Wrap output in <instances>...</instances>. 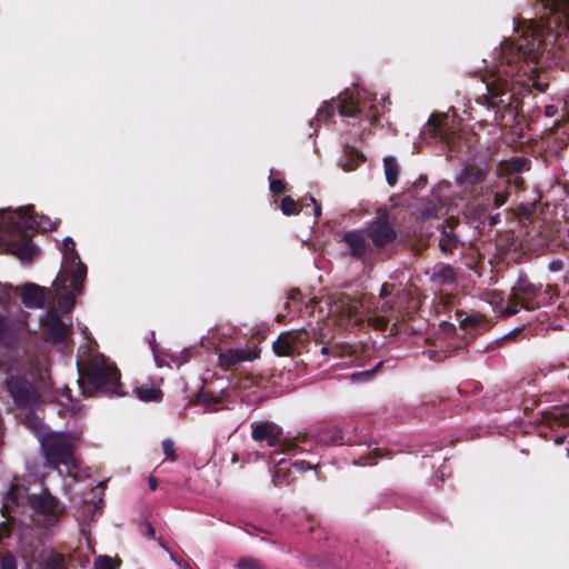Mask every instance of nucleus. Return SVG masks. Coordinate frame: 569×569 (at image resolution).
<instances>
[{
	"mask_svg": "<svg viewBox=\"0 0 569 569\" xmlns=\"http://www.w3.org/2000/svg\"><path fill=\"white\" fill-rule=\"evenodd\" d=\"M543 47L538 29L526 31L516 41L505 40L501 43L499 64L483 79L486 93L476 98V103L487 112L480 121L499 127H511L515 123L519 99L513 91L512 78L533 72Z\"/></svg>",
	"mask_w": 569,
	"mask_h": 569,
	"instance_id": "f257e3e1",
	"label": "nucleus"
},
{
	"mask_svg": "<svg viewBox=\"0 0 569 569\" xmlns=\"http://www.w3.org/2000/svg\"><path fill=\"white\" fill-rule=\"evenodd\" d=\"M370 299L366 296L356 298L342 293L332 301L330 311L347 330H360L367 325L376 330L387 331L392 319L393 303L386 300L380 308L371 310Z\"/></svg>",
	"mask_w": 569,
	"mask_h": 569,
	"instance_id": "f03ea898",
	"label": "nucleus"
},
{
	"mask_svg": "<svg viewBox=\"0 0 569 569\" xmlns=\"http://www.w3.org/2000/svg\"><path fill=\"white\" fill-rule=\"evenodd\" d=\"M43 216L38 217L33 206L20 207L14 211L2 213L0 217L1 239L6 252L11 253L23 262H31L37 248L31 242L29 231L47 230L42 224Z\"/></svg>",
	"mask_w": 569,
	"mask_h": 569,
	"instance_id": "7ed1b4c3",
	"label": "nucleus"
},
{
	"mask_svg": "<svg viewBox=\"0 0 569 569\" xmlns=\"http://www.w3.org/2000/svg\"><path fill=\"white\" fill-rule=\"evenodd\" d=\"M79 388L86 397L101 396H124L121 373L119 369L110 363L103 356L92 358L87 365L78 366Z\"/></svg>",
	"mask_w": 569,
	"mask_h": 569,
	"instance_id": "20e7f679",
	"label": "nucleus"
},
{
	"mask_svg": "<svg viewBox=\"0 0 569 569\" xmlns=\"http://www.w3.org/2000/svg\"><path fill=\"white\" fill-rule=\"evenodd\" d=\"M557 296V291L552 286L535 283L526 274H520L511 288L503 313L510 317L516 315L520 308L537 310L551 303Z\"/></svg>",
	"mask_w": 569,
	"mask_h": 569,
	"instance_id": "39448f33",
	"label": "nucleus"
},
{
	"mask_svg": "<svg viewBox=\"0 0 569 569\" xmlns=\"http://www.w3.org/2000/svg\"><path fill=\"white\" fill-rule=\"evenodd\" d=\"M336 110L342 117H365L369 120L371 126H378L380 113L378 107L371 104L368 109L360 102L358 96L349 94L345 92L338 97V103L332 99L326 101L316 114V120L319 122H327L335 116Z\"/></svg>",
	"mask_w": 569,
	"mask_h": 569,
	"instance_id": "423d86ee",
	"label": "nucleus"
},
{
	"mask_svg": "<svg viewBox=\"0 0 569 569\" xmlns=\"http://www.w3.org/2000/svg\"><path fill=\"white\" fill-rule=\"evenodd\" d=\"M41 449L46 458V466L58 469L61 465L73 463V443L63 432H48L41 440Z\"/></svg>",
	"mask_w": 569,
	"mask_h": 569,
	"instance_id": "0eeeda50",
	"label": "nucleus"
},
{
	"mask_svg": "<svg viewBox=\"0 0 569 569\" xmlns=\"http://www.w3.org/2000/svg\"><path fill=\"white\" fill-rule=\"evenodd\" d=\"M348 428H340L337 426L325 427L318 429L315 433H300L296 436L298 448L302 451L310 450L313 445L323 446H353L358 442L356 433H351Z\"/></svg>",
	"mask_w": 569,
	"mask_h": 569,
	"instance_id": "6e6552de",
	"label": "nucleus"
},
{
	"mask_svg": "<svg viewBox=\"0 0 569 569\" xmlns=\"http://www.w3.org/2000/svg\"><path fill=\"white\" fill-rule=\"evenodd\" d=\"M508 198L509 192L506 189H500L499 184L488 186L483 192H477L472 196L467 209L473 219L485 222L487 214L503 206Z\"/></svg>",
	"mask_w": 569,
	"mask_h": 569,
	"instance_id": "1a4fd4ad",
	"label": "nucleus"
},
{
	"mask_svg": "<svg viewBox=\"0 0 569 569\" xmlns=\"http://www.w3.org/2000/svg\"><path fill=\"white\" fill-rule=\"evenodd\" d=\"M4 387L19 408L30 409L41 402V393L34 382L22 375L9 376Z\"/></svg>",
	"mask_w": 569,
	"mask_h": 569,
	"instance_id": "9d476101",
	"label": "nucleus"
},
{
	"mask_svg": "<svg viewBox=\"0 0 569 569\" xmlns=\"http://www.w3.org/2000/svg\"><path fill=\"white\" fill-rule=\"evenodd\" d=\"M63 248V269L57 276L58 282L62 288H66V282L72 278V282L77 288L87 278V266L80 260L79 253L76 250V242L72 238L66 237L62 241Z\"/></svg>",
	"mask_w": 569,
	"mask_h": 569,
	"instance_id": "9b49d317",
	"label": "nucleus"
},
{
	"mask_svg": "<svg viewBox=\"0 0 569 569\" xmlns=\"http://www.w3.org/2000/svg\"><path fill=\"white\" fill-rule=\"evenodd\" d=\"M366 232L372 251H387L398 239V231L386 212L371 220Z\"/></svg>",
	"mask_w": 569,
	"mask_h": 569,
	"instance_id": "f8f14e48",
	"label": "nucleus"
},
{
	"mask_svg": "<svg viewBox=\"0 0 569 569\" xmlns=\"http://www.w3.org/2000/svg\"><path fill=\"white\" fill-rule=\"evenodd\" d=\"M31 507L37 517L36 523L44 529L56 526L64 515V507L48 489L31 500Z\"/></svg>",
	"mask_w": 569,
	"mask_h": 569,
	"instance_id": "ddd939ff",
	"label": "nucleus"
},
{
	"mask_svg": "<svg viewBox=\"0 0 569 569\" xmlns=\"http://www.w3.org/2000/svg\"><path fill=\"white\" fill-rule=\"evenodd\" d=\"M316 335L315 329L311 331L306 329L284 331L272 343V350L279 357L300 355L307 349L310 339L315 338Z\"/></svg>",
	"mask_w": 569,
	"mask_h": 569,
	"instance_id": "4468645a",
	"label": "nucleus"
},
{
	"mask_svg": "<svg viewBox=\"0 0 569 569\" xmlns=\"http://www.w3.org/2000/svg\"><path fill=\"white\" fill-rule=\"evenodd\" d=\"M251 437L254 441H266L269 447H281L282 452H290L298 448L296 437L292 440H282V430L270 421L254 422L251 426Z\"/></svg>",
	"mask_w": 569,
	"mask_h": 569,
	"instance_id": "2eb2a0df",
	"label": "nucleus"
},
{
	"mask_svg": "<svg viewBox=\"0 0 569 569\" xmlns=\"http://www.w3.org/2000/svg\"><path fill=\"white\" fill-rule=\"evenodd\" d=\"M488 169L479 166H466L457 176L456 183L470 193L483 192L482 183L487 180Z\"/></svg>",
	"mask_w": 569,
	"mask_h": 569,
	"instance_id": "dca6fc26",
	"label": "nucleus"
},
{
	"mask_svg": "<svg viewBox=\"0 0 569 569\" xmlns=\"http://www.w3.org/2000/svg\"><path fill=\"white\" fill-rule=\"evenodd\" d=\"M459 224L460 220L458 218L449 217L438 226L437 229L440 231L438 247L443 254H452L462 244L456 231Z\"/></svg>",
	"mask_w": 569,
	"mask_h": 569,
	"instance_id": "f3484780",
	"label": "nucleus"
},
{
	"mask_svg": "<svg viewBox=\"0 0 569 569\" xmlns=\"http://www.w3.org/2000/svg\"><path fill=\"white\" fill-rule=\"evenodd\" d=\"M24 325L0 313V346L14 349L24 336Z\"/></svg>",
	"mask_w": 569,
	"mask_h": 569,
	"instance_id": "a211bd4d",
	"label": "nucleus"
},
{
	"mask_svg": "<svg viewBox=\"0 0 569 569\" xmlns=\"http://www.w3.org/2000/svg\"><path fill=\"white\" fill-rule=\"evenodd\" d=\"M342 241L349 249V253L351 258L357 260H363L371 252V246L367 238V232H362L360 230H351L347 231L342 236Z\"/></svg>",
	"mask_w": 569,
	"mask_h": 569,
	"instance_id": "6ab92c4d",
	"label": "nucleus"
},
{
	"mask_svg": "<svg viewBox=\"0 0 569 569\" xmlns=\"http://www.w3.org/2000/svg\"><path fill=\"white\" fill-rule=\"evenodd\" d=\"M28 489L20 485H12L3 498L1 513L8 520H14L17 509L29 501Z\"/></svg>",
	"mask_w": 569,
	"mask_h": 569,
	"instance_id": "aec40b11",
	"label": "nucleus"
},
{
	"mask_svg": "<svg viewBox=\"0 0 569 569\" xmlns=\"http://www.w3.org/2000/svg\"><path fill=\"white\" fill-rule=\"evenodd\" d=\"M53 286L56 287V291L61 293L59 299V308L62 313H69L74 307V299L78 295L82 293L83 282L79 284V288L74 286L72 282V278H69V281L66 282V288H62L58 282V277L56 278Z\"/></svg>",
	"mask_w": 569,
	"mask_h": 569,
	"instance_id": "412c9836",
	"label": "nucleus"
},
{
	"mask_svg": "<svg viewBox=\"0 0 569 569\" xmlns=\"http://www.w3.org/2000/svg\"><path fill=\"white\" fill-rule=\"evenodd\" d=\"M20 297L28 308L41 309L44 306L47 289L39 284L28 282L20 289Z\"/></svg>",
	"mask_w": 569,
	"mask_h": 569,
	"instance_id": "4be33fe9",
	"label": "nucleus"
},
{
	"mask_svg": "<svg viewBox=\"0 0 569 569\" xmlns=\"http://www.w3.org/2000/svg\"><path fill=\"white\" fill-rule=\"evenodd\" d=\"M447 119L445 114H432L427 122V128L431 138L449 143L452 130L448 126Z\"/></svg>",
	"mask_w": 569,
	"mask_h": 569,
	"instance_id": "5701e85b",
	"label": "nucleus"
},
{
	"mask_svg": "<svg viewBox=\"0 0 569 569\" xmlns=\"http://www.w3.org/2000/svg\"><path fill=\"white\" fill-rule=\"evenodd\" d=\"M68 332L69 330L61 318L56 312H50L44 330L47 340L53 343H61L66 340Z\"/></svg>",
	"mask_w": 569,
	"mask_h": 569,
	"instance_id": "b1692460",
	"label": "nucleus"
},
{
	"mask_svg": "<svg viewBox=\"0 0 569 569\" xmlns=\"http://www.w3.org/2000/svg\"><path fill=\"white\" fill-rule=\"evenodd\" d=\"M541 2L555 17V21L569 31V0H541Z\"/></svg>",
	"mask_w": 569,
	"mask_h": 569,
	"instance_id": "393cba45",
	"label": "nucleus"
},
{
	"mask_svg": "<svg viewBox=\"0 0 569 569\" xmlns=\"http://www.w3.org/2000/svg\"><path fill=\"white\" fill-rule=\"evenodd\" d=\"M541 423L553 430L559 427H569V406L553 408L552 411L541 413Z\"/></svg>",
	"mask_w": 569,
	"mask_h": 569,
	"instance_id": "a878e982",
	"label": "nucleus"
},
{
	"mask_svg": "<svg viewBox=\"0 0 569 569\" xmlns=\"http://www.w3.org/2000/svg\"><path fill=\"white\" fill-rule=\"evenodd\" d=\"M251 360H253V357L249 351L243 349H227L219 355V365L224 370H230L243 361Z\"/></svg>",
	"mask_w": 569,
	"mask_h": 569,
	"instance_id": "bb28decb",
	"label": "nucleus"
},
{
	"mask_svg": "<svg viewBox=\"0 0 569 569\" xmlns=\"http://www.w3.org/2000/svg\"><path fill=\"white\" fill-rule=\"evenodd\" d=\"M306 566L318 569H348V561L346 558L331 555L326 558H310L306 561Z\"/></svg>",
	"mask_w": 569,
	"mask_h": 569,
	"instance_id": "cd10ccee",
	"label": "nucleus"
},
{
	"mask_svg": "<svg viewBox=\"0 0 569 569\" xmlns=\"http://www.w3.org/2000/svg\"><path fill=\"white\" fill-rule=\"evenodd\" d=\"M431 281L439 286H450L457 281V272L450 264L437 263L432 269Z\"/></svg>",
	"mask_w": 569,
	"mask_h": 569,
	"instance_id": "c85d7f7f",
	"label": "nucleus"
},
{
	"mask_svg": "<svg viewBox=\"0 0 569 569\" xmlns=\"http://www.w3.org/2000/svg\"><path fill=\"white\" fill-rule=\"evenodd\" d=\"M501 169L506 174H519L530 169V160L525 157H516L501 162Z\"/></svg>",
	"mask_w": 569,
	"mask_h": 569,
	"instance_id": "c756f323",
	"label": "nucleus"
},
{
	"mask_svg": "<svg viewBox=\"0 0 569 569\" xmlns=\"http://www.w3.org/2000/svg\"><path fill=\"white\" fill-rule=\"evenodd\" d=\"M137 397L144 402L160 401L163 392L153 386L143 385L134 389Z\"/></svg>",
	"mask_w": 569,
	"mask_h": 569,
	"instance_id": "7c9ffc66",
	"label": "nucleus"
},
{
	"mask_svg": "<svg viewBox=\"0 0 569 569\" xmlns=\"http://www.w3.org/2000/svg\"><path fill=\"white\" fill-rule=\"evenodd\" d=\"M383 167L386 179L389 186L393 187L398 181L399 164L393 157H386L383 159Z\"/></svg>",
	"mask_w": 569,
	"mask_h": 569,
	"instance_id": "2f4dec72",
	"label": "nucleus"
},
{
	"mask_svg": "<svg viewBox=\"0 0 569 569\" xmlns=\"http://www.w3.org/2000/svg\"><path fill=\"white\" fill-rule=\"evenodd\" d=\"M44 569H68L64 555L51 551L43 561Z\"/></svg>",
	"mask_w": 569,
	"mask_h": 569,
	"instance_id": "473e14b6",
	"label": "nucleus"
},
{
	"mask_svg": "<svg viewBox=\"0 0 569 569\" xmlns=\"http://www.w3.org/2000/svg\"><path fill=\"white\" fill-rule=\"evenodd\" d=\"M346 156L349 158L348 163L343 164L345 170H355L360 162L365 160V157L362 153H360L356 148L346 146L345 147Z\"/></svg>",
	"mask_w": 569,
	"mask_h": 569,
	"instance_id": "72a5a7b5",
	"label": "nucleus"
},
{
	"mask_svg": "<svg viewBox=\"0 0 569 569\" xmlns=\"http://www.w3.org/2000/svg\"><path fill=\"white\" fill-rule=\"evenodd\" d=\"M500 186V189H506L509 193L511 188H515L516 190H523L525 189V179L520 174H506V180L502 182V186Z\"/></svg>",
	"mask_w": 569,
	"mask_h": 569,
	"instance_id": "f704fd0d",
	"label": "nucleus"
},
{
	"mask_svg": "<svg viewBox=\"0 0 569 569\" xmlns=\"http://www.w3.org/2000/svg\"><path fill=\"white\" fill-rule=\"evenodd\" d=\"M280 209L284 216H292L298 213V203L292 197L284 196L281 200Z\"/></svg>",
	"mask_w": 569,
	"mask_h": 569,
	"instance_id": "c9c22d12",
	"label": "nucleus"
},
{
	"mask_svg": "<svg viewBox=\"0 0 569 569\" xmlns=\"http://www.w3.org/2000/svg\"><path fill=\"white\" fill-rule=\"evenodd\" d=\"M196 402L201 405L219 403L220 398L208 390L201 389L196 396Z\"/></svg>",
	"mask_w": 569,
	"mask_h": 569,
	"instance_id": "e433bc0d",
	"label": "nucleus"
},
{
	"mask_svg": "<svg viewBox=\"0 0 569 569\" xmlns=\"http://www.w3.org/2000/svg\"><path fill=\"white\" fill-rule=\"evenodd\" d=\"M238 569H266L263 565L253 558H242L237 562Z\"/></svg>",
	"mask_w": 569,
	"mask_h": 569,
	"instance_id": "4c0bfd02",
	"label": "nucleus"
},
{
	"mask_svg": "<svg viewBox=\"0 0 569 569\" xmlns=\"http://www.w3.org/2000/svg\"><path fill=\"white\" fill-rule=\"evenodd\" d=\"M0 569H17V560L12 552L6 551L0 557Z\"/></svg>",
	"mask_w": 569,
	"mask_h": 569,
	"instance_id": "58836bf2",
	"label": "nucleus"
},
{
	"mask_svg": "<svg viewBox=\"0 0 569 569\" xmlns=\"http://www.w3.org/2000/svg\"><path fill=\"white\" fill-rule=\"evenodd\" d=\"M162 449H163V453L168 460H171V461L177 460L178 457L176 455L174 442L171 439H166L162 441Z\"/></svg>",
	"mask_w": 569,
	"mask_h": 569,
	"instance_id": "ea45409f",
	"label": "nucleus"
},
{
	"mask_svg": "<svg viewBox=\"0 0 569 569\" xmlns=\"http://www.w3.org/2000/svg\"><path fill=\"white\" fill-rule=\"evenodd\" d=\"M269 189L273 194L284 193L287 191V183L280 179H270Z\"/></svg>",
	"mask_w": 569,
	"mask_h": 569,
	"instance_id": "a19ab883",
	"label": "nucleus"
},
{
	"mask_svg": "<svg viewBox=\"0 0 569 569\" xmlns=\"http://www.w3.org/2000/svg\"><path fill=\"white\" fill-rule=\"evenodd\" d=\"M523 329L522 328H515L513 330L509 331L508 333H506L505 336H502L501 338H498L495 342H493V346L496 347H499L501 346L503 342L506 341H509V340H513L516 339L520 333H522Z\"/></svg>",
	"mask_w": 569,
	"mask_h": 569,
	"instance_id": "79ce46f5",
	"label": "nucleus"
},
{
	"mask_svg": "<svg viewBox=\"0 0 569 569\" xmlns=\"http://www.w3.org/2000/svg\"><path fill=\"white\" fill-rule=\"evenodd\" d=\"M94 567L96 569H116L112 559L108 556L98 557Z\"/></svg>",
	"mask_w": 569,
	"mask_h": 569,
	"instance_id": "37998d69",
	"label": "nucleus"
},
{
	"mask_svg": "<svg viewBox=\"0 0 569 569\" xmlns=\"http://www.w3.org/2000/svg\"><path fill=\"white\" fill-rule=\"evenodd\" d=\"M481 318L479 316H469L460 321L462 329L476 328L480 325Z\"/></svg>",
	"mask_w": 569,
	"mask_h": 569,
	"instance_id": "c03bdc74",
	"label": "nucleus"
},
{
	"mask_svg": "<svg viewBox=\"0 0 569 569\" xmlns=\"http://www.w3.org/2000/svg\"><path fill=\"white\" fill-rule=\"evenodd\" d=\"M102 510V499L100 498L98 502H87L84 501V510L83 512L91 513L93 516L94 511H99V513Z\"/></svg>",
	"mask_w": 569,
	"mask_h": 569,
	"instance_id": "a18cd8bd",
	"label": "nucleus"
},
{
	"mask_svg": "<svg viewBox=\"0 0 569 569\" xmlns=\"http://www.w3.org/2000/svg\"><path fill=\"white\" fill-rule=\"evenodd\" d=\"M140 530L148 538H150V539H154L156 538V530H154V528H153V526H152V523L150 521H148V520L143 521L140 525Z\"/></svg>",
	"mask_w": 569,
	"mask_h": 569,
	"instance_id": "49530a36",
	"label": "nucleus"
},
{
	"mask_svg": "<svg viewBox=\"0 0 569 569\" xmlns=\"http://www.w3.org/2000/svg\"><path fill=\"white\" fill-rule=\"evenodd\" d=\"M300 298H301V292L298 289H292L289 292L288 301L286 302L284 308L287 310H290L291 303L298 302L300 300Z\"/></svg>",
	"mask_w": 569,
	"mask_h": 569,
	"instance_id": "de8ad7c7",
	"label": "nucleus"
},
{
	"mask_svg": "<svg viewBox=\"0 0 569 569\" xmlns=\"http://www.w3.org/2000/svg\"><path fill=\"white\" fill-rule=\"evenodd\" d=\"M393 290H395L393 283L385 282L380 288L379 297L381 299H386L393 292Z\"/></svg>",
	"mask_w": 569,
	"mask_h": 569,
	"instance_id": "09e8293b",
	"label": "nucleus"
},
{
	"mask_svg": "<svg viewBox=\"0 0 569 569\" xmlns=\"http://www.w3.org/2000/svg\"><path fill=\"white\" fill-rule=\"evenodd\" d=\"M273 483L274 486H282L283 483H287L286 473L283 472L282 468H278L274 472Z\"/></svg>",
	"mask_w": 569,
	"mask_h": 569,
	"instance_id": "8fccbe9b",
	"label": "nucleus"
},
{
	"mask_svg": "<svg viewBox=\"0 0 569 569\" xmlns=\"http://www.w3.org/2000/svg\"><path fill=\"white\" fill-rule=\"evenodd\" d=\"M26 423L30 427H32L33 429H37L38 426L41 425L39 418L33 413V412H29L26 415Z\"/></svg>",
	"mask_w": 569,
	"mask_h": 569,
	"instance_id": "3c124183",
	"label": "nucleus"
},
{
	"mask_svg": "<svg viewBox=\"0 0 569 569\" xmlns=\"http://www.w3.org/2000/svg\"><path fill=\"white\" fill-rule=\"evenodd\" d=\"M548 269L551 271V272H558V271H561L563 269V261L560 260V259H556V260H552L549 262L548 264Z\"/></svg>",
	"mask_w": 569,
	"mask_h": 569,
	"instance_id": "603ef678",
	"label": "nucleus"
},
{
	"mask_svg": "<svg viewBox=\"0 0 569 569\" xmlns=\"http://www.w3.org/2000/svg\"><path fill=\"white\" fill-rule=\"evenodd\" d=\"M309 201L310 203L312 204V213L315 216L316 219L320 218L321 216V206L319 204V202L313 198V197H309Z\"/></svg>",
	"mask_w": 569,
	"mask_h": 569,
	"instance_id": "864d4df0",
	"label": "nucleus"
},
{
	"mask_svg": "<svg viewBox=\"0 0 569 569\" xmlns=\"http://www.w3.org/2000/svg\"><path fill=\"white\" fill-rule=\"evenodd\" d=\"M487 220H489V226L493 227L500 221V214H492L491 212H489V214H487Z\"/></svg>",
	"mask_w": 569,
	"mask_h": 569,
	"instance_id": "5fc2aeb1",
	"label": "nucleus"
},
{
	"mask_svg": "<svg viewBox=\"0 0 569 569\" xmlns=\"http://www.w3.org/2000/svg\"><path fill=\"white\" fill-rule=\"evenodd\" d=\"M376 371V369H372V370H368V371H361V372H356L351 376V378L355 380L361 376H367V377H370L373 372Z\"/></svg>",
	"mask_w": 569,
	"mask_h": 569,
	"instance_id": "6e6d98bb",
	"label": "nucleus"
},
{
	"mask_svg": "<svg viewBox=\"0 0 569 569\" xmlns=\"http://www.w3.org/2000/svg\"><path fill=\"white\" fill-rule=\"evenodd\" d=\"M296 467H299L301 470L311 469V465L309 462H306L303 460L297 461L293 463Z\"/></svg>",
	"mask_w": 569,
	"mask_h": 569,
	"instance_id": "4d7b16f0",
	"label": "nucleus"
},
{
	"mask_svg": "<svg viewBox=\"0 0 569 569\" xmlns=\"http://www.w3.org/2000/svg\"><path fill=\"white\" fill-rule=\"evenodd\" d=\"M148 486L151 490H156L158 488V480L154 477H149Z\"/></svg>",
	"mask_w": 569,
	"mask_h": 569,
	"instance_id": "13d9d810",
	"label": "nucleus"
},
{
	"mask_svg": "<svg viewBox=\"0 0 569 569\" xmlns=\"http://www.w3.org/2000/svg\"><path fill=\"white\" fill-rule=\"evenodd\" d=\"M300 207L301 209L312 207V204L309 201V197H305L300 200Z\"/></svg>",
	"mask_w": 569,
	"mask_h": 569,
	"instance_id": "bf43d9fd",
	"label": "nucleus"
},
{
	"mask_svg": "<svg viewBox=\"0 0 569 569\" xmlns=\"http://www.w3.org/2000/svg\"><path fill=\"white\" fill-rule=\"evenodd\" d=\"M565 439H566V436H558L555 438V443L556 445H561L565 442Z\"/></svg>",
	"mask_w": 569,
	"mask_h": 569,
	"instance_id": "052dcab7",
	"label": "nucleus"
},
{
	"mask_svg": "<svg viewBox=\"0 0 569 569\" xmlns=\"http://www.w3.org/2000/svg\"><path fill=\"white\" fill-rule=\"evenodd\" d=\"M284 319H286V316H284V315H282V313H279V315H277V317H276V321H277V322H279V323L284 322Z\"/></svg>",
	"mask_w": 569,
	"mask_h": 569,
	"instance_id": "680f3d73",
	"label": "nucleus"
},
{
	"mask_svg": "<svg viewBox=\"0 0 569 569\" xmlns=\"http://www.w3.org/2000/svg\"><path fill=\"white\" fill-rule=\"evenodd\" d=\"M3 428L0 426V448L3 446Z\"/></svg>",
	"mask_w": 569,
	"mask_h": 569,
	"instance_id": "e2e57ef3",
	"label": "nucleus"
},
{
	"mask_svg": "<svg viewBox=\"0 0 569 569\" xmlns=\"http://www.w3.org/2000/svg\"><path fill=\"white\" fill-rule=\"evenodd\" d=\"M103 488H104V482H99V485L93 489V492H94L96 490H100V491H102V490H103Z\"/></svg>",
	"mask_w": 569,
	"mask_h": 569,
	"instance_id": "0e129e2a",
	"label": "nucleus"
},
{
	"mask_svg": "<svg viewBox=\"0 0 569 569\" xmlns=\"http://www.w3.org/2000/svg\"><path fill=\"white\" fill-rule=\"evenodd\" d=\"M320 351L322 355H327L329 352V347L323 346V347H321Z\"/></svg>",
	"mask_w": 569,
	"mask_h": 569,
	"instance_id": "69168bd1",
	"label": "nucleus"
},
{
	"mask_svg": "<svg viewBox=\"0 0 569 569\" xmlns=\"http://www.w3.org/2000/svg\"><path fill=\"white\" fill-rule=\"evenodd\" d=\"M159 545H160L163 549L168 550L167 545H166L162 540H160V539H159Z\"/></svg>",
	"mask_w": 569,
	"mask_h": 569,
	"instance_id": "338daca9",
	"label": "nucleus"
},
{
	"mask_svg": "<svg viewBox=\"0 0 569 569\" xmlns=\"http://www.w3.org/2000/svg\"><path fill=\"white\" fill-rule=\"evenodd\" d=\"M183 569H192L189 565H184Z\"/></svg>",
	"mask_w": 569,
	"mask_h": 569,
	"instance_id": "774afa93",
	"label": "nucleus"
}]
</instances>
